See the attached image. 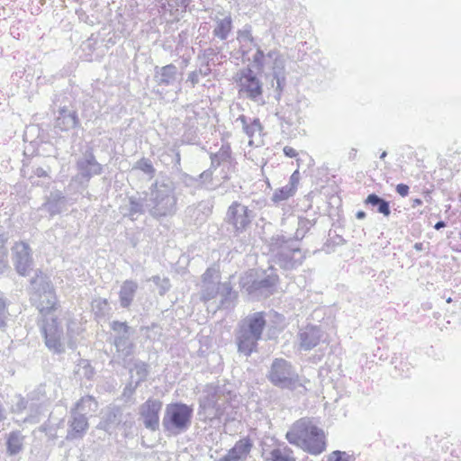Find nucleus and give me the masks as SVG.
<instances>
[{
	"mask_svg": "<svg viewBox=\"0 0 461 461\" xmlns=\"http://www.w3.org/2000/svg\"><path fill=\"white\" fill-rule=\"evenodd\" d=\"M132 169H138L142 171L144 174L148 175L150 178L155 176L156 169L153 167L150 159L146 158H141L139 159L132 167Z\"/></svg>",
	"mask_w": 461,
	"mask_h": 461,
	"instance_id": "37998d69",
	"label": "nucleus"
},
{
	"mask_svg": "<svg viewBox=\"0 0 461 461\" xmlns=\"http://www.w3.org/2000/svg\"><path fill=\"white\" fill-rule=\"evenodd\" d=\"M67 203L68 199L63 192L53 189L50 192V194L46 196L41 209L47 211L50 217H54L66 210Z\"/></svg>",
	"mask_w": 461,
	"mask_h": 461,
	"instance_id": "4be33fe9",
	"label": "nucleus"
},
{
	"mask_svg": "<svg viewBox=\"0 0 461 461\" xmlns=\"http://www.w3.org/2000/svg\"><path fill=\"white\" fill-rule=\"evenodd\" d=\"M221 282L217 283H209L206 285H202L201 292H200V299L201 301L207 303L218 295L220 293Z\"/></svg>",
	"mask_w": 461,
	"mask_h": 461,
	"instance_id": "4c0bfd02",
	"label": "nucleus"
},
{
	"mask_svg": "<svg viewBox=\"0 0 461 461\" xmlns=\"http://www.w3.org/2000/svg\"><path fill=\"white\" fill-rule=\"evenodd\" d=\"M322 335L321 328L315 325H307L300 329L297 334L300 349L304 351L312 349L320 343Z\"/></svg>",
	"mask_w": 461,
	"mask_h": 461,
	"instance_id": "412c9836",
	"label": "nucleus"
},
{
	"mask_svg": "<svg viewBox=\"0 0 461 461\" xmlns=\"http://www.w3.org/2000/svg\"><path fill=\"white\" fill-rule=\"evenodd\" d=\"M14 265L17 273L26 276L32 266V249L25 242L16 243L13 248Z\"/></svg>",
	"mask_w": 461,
	"mask_h": 461,
	"instance_id": "aec40b11",
	"label": "nucleus"
},
{
	"mask_svg": "<svg viewBox=\"0 0 461 461\" xmlns=\"http://www.w3.org/2000/svg\"><path fill=\"white\" fill-rule=\"evenodd\" d=\"M218 295L221 296V300L217 305L218 309H230L233 307L234 301L238 298V294L233 291L230 282L221 283Z\"/></svg>",
	"mask_w": 461,
	"mask_h": 461,
	"instance_id": "c85d7f7f",
	"label": "nucleus"
},
{
	"mask_svg": "<svg viewBox=\"0 0 461 461\" xmlns=\"http://www.w3.org/2000/svg\"><path fill=\"white\" fill-rule=\"evenodd\" d=\"M300 180V173L299 170H295L290 176L289 183L286 185L291 187V189L295 192L297 189V185Z\"/></svg>",
	"mask_w": 461,
	"mask_h": 461,
	"instance_id": "680f3d73",
	"label": "nucleus"
},
{
	"mask_svg": "<svg viewBox=\"0 0 461 461\" xmlns=\"http://www.w3.org/2000/svg\"><path fill=\"white\" fill-rule=\"evenodd\" d=\"M329 461H351V456L346 452L335 450L330 454Z\"/></svg>",
	"mask_w": 461,
	"mask_h": 461,
	"instance_id": "bf43d9fd",
	"label": "nucleus"
},
{
	"mask_svg": "<svg viewBox=\"0 0 461 461\" xmlns=\"http://www.w3.org/2000/svg\"><path fill=\"white\" fill-rule=\"evenodd\" d=\"M78 369L77 373L78 375L87 379L92 380L95 374V368L90 364L89 360L81 358L77 364Z\"/></svg>",
	"mask_w": 461,
	"mask_h": 461,
	"instance_id": "a19ab883",
	"label": "nucleus"
},
{
	"mask_svg": "<svg viewBox=\"0 0 461 461\" xmlns=\"http://www.w3.org/2000/svg\"><path fill=\"white\" fill-rule=\"evenodd\" d=\"M232 28V20L230 16L217 21V25L212 33L215 37L224 41L228 38Z\"/></svg>",
	"mask_w": 461,
	"mask_h": 461,
	"instance_id": "e433bc0d",
	"label": "nucleus"
},
{
	"mask_svg": "<svg viewBox=\"0 0 461 461\" xmlns=\"http://www.w3.org/2000/svg\"><path fill=\"white\" fill-rule=\"evenodd\" d=\"M132 378L133 375H131L130 381L127 383L122 392V396L126 399L131 398L136 392V389L132 386Z\"/></svg>",
	"mask_w": 461,
	"mask_h": 461,
	"instance_id": "052dcab7",
	"label": "nucleus"
},
{
	"mask_svg": "<svg viewBox=\"0 0 461 461\" xmlns=\"http://www.w3.org/2000/svg\"><path fill=\"white\" fill-rule=\"evenodd\" d=\"M208 386L212 391H215L216 396L224 402V405L227 407L229 405V402L234 395L231 384L226 382L221 383L220 381H217L216 383L208 384Z\"/></svg>",
	"mask_w": 461,
	"mask_h": 461,
	"instance_id": "473e14b6",
	"label": "nucleus"
},
{
	"mask_svg": "<svg viewBox=\"0 0 461 461\" xmlns=\"http://www.w3.org/2000/svg\"><path fill=\"white\" fill-rule=\"evenodd\" d=\"M112 330V344L115 348L116 357L126 367L128 358L131 357L136 349V330L130 326L127 321H112L109 323Z\"/></svg>",
	"mask_w": 461,
	"mask_h": 461,
	"instance_id": "1a4fd4ad",
	"label": "nucleus"
},
{
	"mask_svg": "<svg viewBox=\"0 0 461 461\" xmlns=\"http://www.w3.org/2000/svg\"><path fill=\"white\" fill-rule=\"evenodd\" d=\"M199 73L197 70H194L188 74L186 83L190 84L191 87H194L199 83Z\"/></svg>",
	"mask_w": 461,
	"mask_h": 461,
	"instance_id": "0e129e2a",
	"label": "nucleus"
},
{
	"mask_svg": "<svg viewBox=\"0 0 461 461\" xmlns=\"http://www.w3.org/2000/svg\"><path fill=\"white\" fill-rule=\"evenodd\" d=\"M122 411L120 407L113 406L108 408L98 424V429H104L109 434L113 433L122 422Z\"/></svg>",
	"mask_w": 461,
	"mask_h": 461,
	"instance_id": "393cba45",
	"label": "nucleus"
},
{
	"mask_svg": "<svg viewBox=\"0 0 461 461\" xmlns=\"http://www.w3.org/2000/svg\"><path fill=\"white\" fill-rule=\"evenodd\" d=\"M271 75L272 77L285 75V60L284 58L273 62Z\"/></svg>",
	"mask_w": 461,
	"mask_h": 461,
	"instance_id": "4d7b16f0",
	"label": "nucleus"
},
{
	"mask_svg": "<svg viewBox=\"0 0 461 461\" xmlns=\"http://www.w3.org/2000/svg\"><path fill=\"white\" fill-rule=\"evenodd\" d=\"M149 281H152L158 288L159 295H165L171 288L170 280L168 277L161 278L159 276H153Z\"/></svg>",
	"mask_w": 461,
	"mask_h": 461,
	"instance_id": "de8ad7c7",
	"label": "nucleus"
},
{
	"mask_svg": "<svg viewBox=\"0 0 461 461\" xmlns=\"http://www.w3.org/2000/svg\"><path fill=\"white\" fill-rule=\"evenodd\" d=\"M286 86V76L274 77L272 87H275V98L279 101Z\"/></svg>",
	"mask_w": 461,
	"mask_h": 461,
	"instance_id": "8fccbe9b",
	"label": "nucleus"
},
{
	"mask_svg": "<svg viewBox=\"0 0 461 461\" xmlns=\"http://www.w3.org/2000/svg\"><path fill=\"white\" fill-rule=\"evenodd\" d=\"M149 214L155 220L172 217L177 212V196L176 183L167 176H160L155 179L149 188Z\"/></svg>",
	"mask_w": 461,
	"mask_h": 461,
	"instance_id": "f257e3e1",
	"label": "nucleus"
},
{
	"mask_svg": "<svg viewBox=\"0 0 461 461\" xmlns=\"http://www.w3.org/2000/svg\"><path fill=\"white\" fill-rule=\"evenodd\" d=\"M395 190L399 195H401L402 197H405L409 194L410 187L408 185L401 183L396 185Z\"/></svg>",
	"mask_w": 461,
	"mask_h": 461,
	"instance_id": "69168bd1",
	"label": "nucleus"
},
{
	"mask_svg": "<svg viewBox=\"0 0 461 461\" xmlns=\"http://www.w3.org/2000/svg\"><path fill=\"white\" fill-rule=\"evenodd\" d=\"M237 122H240L243 131L250 138L256 134L260 135L262 131L263 128L258 118H250L241 114L238 117Z\"/></svg>",
	"mask_w": 461,
	"mask_h": 461,
	"instance_id": "2f4dec72",
	"label": "nucleus"
},
{
	"mask_svg": "<svg viewBox=\"0 0 461 461\" xmlns=\"http://www.w3.org/2000/svg\"><path fill=\"white\" fill-rule=\"evenodd\" d=\"M286 439L311 455H320L326 449L323 429L316 426L310 418L296 420L286 432Z\"/></svg>",
	"mask_w": 461,
	"mask_h": 461,
	"instance_id": "7ed1b4c3",
	"label": "nucleus"
},
{
	"mask_svg": "<svg viewBox=\"0 0 461 461\" xmlns=\"http://www.w3.org/2000/svg\"><path fill=\"white\" fill-rule=\"evenodd\" d=\"M316 223V219H307L300 217L298 219V228L295 232V236L293 239H298V242L302 240L305 233Z\"/></svg>",
	"mask_w": 461,
	"mask_h": 461,
	"instance_id": "ea45409f",
	"label": "nucleus"
},
{
	"mask_svg": "<svg viewBox=\"0 0 461 461\" xmlns=\"http://www.w3.org/2000/svg\"><path fill=\"white\" fill-rule=\"evenodd\" d=\"M30 400L28 399V396L23 397L22 395L17 396V401L13 406V411L16 413H21L23 411H25L28 407Z\"/></svg>",
	"mask_w": 461,
	"mask_h": 461,
	"instance_id": "13d9d810",
	"label": "nucleus"
},
{
	"mask_svg": "<svg viewBox=\"0 0 461 461\" xmlns=\"http://www.w3.org/2000/svg\"><path fill=\"white\" fill-rule=\"evenodd\" d=\"M130 363L132 364V367L129 369L130 376L132 375V372L135 371L140 381H146L149 375V365L140 359H131L129 357L126 366Z\"/></svg>",
	"mask_w": 461,
	"mask_h": 461,
	"instance_id": "f704fd0d",
	"label": "nucleus"
},
{
	"mask_svg": "<svg viewBox=\"0 0 461 461\" xmlns=\"http://www.w3.org/2000/svg\"><path fill=\"white\" fill-rule=\"evenodd\" d=\"M162 406L161 400L149 397L139 407V414L143 425L150 431H157L159 429V413Z\"/></svg>",
	"mask_w": 461,
	"mask_h": 461,
	"instance_id": "2eb2a0df",
	"label": "nucleus"
},
{
	"mask_svg": "<svg viewBox=\"0 0 461 461\" xmlns=\"http://www.w3.org/2000/svg\"><path fill=\"white\" fill-rule=\"evenodd\" d=\"M267 460L271 461H296L294 451L285 444L278 445L269 452Z\"/></svg>",
	"mask_w": 461,
	"mask_h": 461,
	"instance_id": "72a5a7b5",
	"label": "nucleus"
},
{
	"mask_svg": "<svg viewBox=\"0 0 461 461\" xmlns=\"http://www.w3.org/2000/svg\"><path fill=\"white\" fill-rule=\"evenodd\" d=\"M194 408L182 402H175L166 405L162 418L163 431L167 436H178L186 432L191 425Z\"/></svg>",
	"mask_w": 461,
	"mask_h": 461,
	"instance_id": "6e6552de",
	"label": "nucleus"
},
{
	"mask_svg": "<svg viewBox=\"0 0 461 461\" xmlns=\"http://www.w3.org/2000/svg\"><path fill=\"white\" fill-rule=\"evenodd\" d=\"M72 409H77V411L86 413V416L90 412H95L98 409V402L92 395H86L77 401Z\"/></svg>",
	"mask_w": 461,
	"mask_h": 461,
	"instance_id": "c9c22d12",
	"label": "nucleus"
},
{
	"mask_svg": "<svg viewBox=\"0 0 461 461\" xmlns=\"http://www.w3.org/2000/svg\"><path fill=\"white\" fill-rule=\"evenodd\" d=\"M253 447L252 440L243 438L238 440L235 445L228 450L227 454L217 461H245Z\"/></svg>",
	"mask_w": 461,
	"mask_h": 461,
	"instance_id": "5701e85b",
	"label": "nucleus"
},
{
	"mask_svg": "<svg viewBox=\"0 0 461 461\" xmlns=\"http://www.w3.org/2000/svg\"><path fill=\"white\" fill-rule=\"evenodd\" d=\"M294 194H295V192H294L291 189V187H289L287 185H285V186H282L280 188H277L274 192V194L272 195V201L274 203H279V202H282V201H285L288 198H290L291 196H293Z\"/></svg>",
	"mask_w": 461,
	"mask_h": 461,
	"instance_id": "09e8293b",
	"label": "nucleus"
},
{
	"mask_svg": "<svg viewBox=\"0 0 461 461\" xmlns=\"http://www.w3.org/2000/svg\"><path fill=\"white\" fill-rule=\"evenodd\" d=\"M68 426L66 439L68 441L81 439L89 429L88 418L86 413L77 411V409H71Z\"/></svg>",
	"mask_w": 461,
	"mask_h": 461,
	"instance_id": "6ab92c4d",
	"label": "nucleus"
},
{
	"mask_svg": "<svg viewBox=\"0 0 461 461\" xmlns=\"http://www.w3.org/2000/svg\"><path fill=\"white\" fill-rule=\"evenodd\" d=\"M216 55L217 52L212 48H207L203 51V56L204 59H206L205 62H208V64H210V62L213 59V57Z\"/></svg>",
	"mask_w": 461,
	"mask_h": 461,
	"instance_id": "338daca9",
	"label": "nucleus"
},
{
	"mask_svg": "<svg viewBox=\"0 0 461 461\" xmlns=\"http://www.w3.org/2000/svg\"><path fill=\"white\" fill-rule=\"evenodd\" d=\"M255 213L248 206L238 201L232 202L228 207L224 221L233 228V236L238 237L250 226Z\"/></svg>",
	"mask_w": 461,
	"mask_h": 461,
	"instance_id": "f8f14e48",
	"label": "nucleus"
},
{
	"mask_svg": "<svg viewBox=\"0 0 461 461\" xmlns=\"http://www.w3.org/2000/svg\"><path fill=\"white\" fill-rule=\"evenodd\" d=\"M139 285L136 281L127 279L122 282L119 291L120 306L123 309H129L136 296Z\"/></svg>",
	"mask_w": 461,
	"mask_h": 461,
	"instance_id": "a878e982",
	"label": "nucleus"
},
{
	"mask_svg": "<svg viewBox=\"0 0 461 461\" xmlns=\"http://www.w3.org/2000/svg\"><path fill=\"white\" fill-rule=\"evenodd\" d=\"M279 276L275 273L267 274L265 270L249 269L240 278V286L249 300L260 301L276 293Z\"/></svg>",
	"mask_w": 461,
	"mask_h": 461,
	"instance_id": "39448f33",
	"label": "nucleus"
},
{
	"mask_svg": "<svg viewBox=\"0 0 461 461\" xmlns=\"http://www.w3.org/2000/svg\"><path fill=\"white\" fill-rule=\"evenodd\" d=\"M219 278V270L216 269L215 267H208L205 270V272L202 275V285L220 282Z\"/></svg>",
	"mask_w": 461,
	"mask_h": 461,
	"instance_id": "864d4df0",
	"label": "nucleus"
},
{
	"mask_svg": "<svg viewBox=\"0 0 461 461\" xmlns=\"http://www.w3.org/2000/svg\"><path fill=\"white\" fill-rule=\"evenodd\" d=\"M76 168L77 174L75 179L81 185L87 186L91 178L103 174L104 166L97 161L94 148L87 146L77 158Z\"/></svg>",
	"mask_w": 461,
	"mask_h": 461,
	"instance_id": "9b49d317",
	"label": "nucleus"
},
{
	"mask_svg": "<svg viewBox=\"0 0 461 461\" xmlns=\"http://www.w3.org/2000/svg\"><path fill=\"white\" fill-rule=\"evenodd\" d=\"M41 403L29 402L27 409L29 410L30 413L25 417L24 421L29 423L38 422V416L41 411Z\"/></svg>",
	"mask_w": 461,
	"mask_h": 461,
	"instance_id": "3c124183",
	"label": "nucleus"
},
{
	"mask_svg": "<svg viewBox=\"0 0 461 461\" xmlns=\"http://www.w3.org/2000/svg\"><path fill=\"white\" fill-rule=\"evenodd\" d=\"M267 321L264 312H257L241 320L235 330L234 341L240 356L249 357L258 351Z\"/></svg>",
	"mask_w": 461,
	"mask_h": 461,
	"instance_id": "f03ea898",
	"label": "nucleus"
},
{
	"mask_svg": "<svg viewBox=\"0 0 461 461\" xmlns=\"http://www.w3.org/2000/svg\"><path fill=\"white\" fill-rule=\"evenodd\" d=\"M178 69L174 64H167L163 67L156 66L154 68L153 80L156 86L152 92L163 97L167 92L168 87H174L177 83Z\"/></svg>",
	"mask_w": 461,
	"mask_h": 461,
	"instance_id": "4468645a",
	"label": "nucleus"
},
{
	"mask_svg": "<svg viewBox=\"0 0 461 461\" xmlns=\"http://www.w3.org/2000/svg\"><path fill=\"white\" fill-rule=\"evenodd\" d=\"M196 135L193 132H185L182 137V143L194 144L195 143Z\"/></svg>",
	"mask_w": 461,
	"mask_h": 461,
	"instance_id": "774afa93",
	"label": "nucleus"
},
{
	"mask_svg": "<svg viewBox=\"0 0 461 461\" xmlns=\"http://www.w3.org/2000/svg\"><path fill=\"white\" fill-rule=\"evenodd\" d=\"M267 246L272 254L273 262L286 271L296 269L303 264L305 258L298 239H293L282 233L273 235Z\"/></svg>",
	"mask_w": 461,
	"mask_h": 461,
	"instance_id": "20e7f679",
	"label": "nucleus"
},
{
	"mask_svg": "<svg viewBox=\"0 0 461 461\" xmlns=\"http://www.w3.org/2000/svg\"><path fill=\"white\" fill-rule=\"evenodd\" d=\"M71 99L67 93H58L53 95L52 108L53 113L71 108Z\"/></svg>",
	"mask_w": 461,
	"mask_h": 461,
	"instance_id": "58836bf2",
	"label": "nucleus"
},
{
	"mask_svg": "<svg viewBox=\"0 0 461 461\" xmlns=\"http://www.w3.org/2000/svg\"><path fill=\"white\" fill-rule=\"evenodd\" d=\"M27 395L30 402H34L41 404L45 398L44 386L41 384L36 389L29 393Z\"/></svg>",
	"mask_w": 461,
	"mask_h": 461,
	"instance_id": "5fc2aeb1",
	"label": "nucleus"
},
{
	"mask_svg": "<svg viewBox=\"0 0 461 461\" xmlns=\"http://www.w3.org/2000/svg\"><path fill=\"white\" fill-rule=\"evenodd\" d=\"M54 127L61 131H68L80 126L77 112L73 107L57 112Z\"/></svg>",
	"mask_w": 461,
	"mask_h": 461,
	"instance_id": "b1692460",
	"label": "nucleus"
},
{
	"mask_svg": "<svg viewBox=\"0 0 461 461\" xmlns=\"http://www.w3.org/2000/svg\"><path fill=\"white\" fill-rule=\"evenodd\" d=\"M178 173V180L183 186L193 189L194 191L199 189V183L197 182L195 176H193L185 172H183L182 170L181 172Z\"/></svg>",
	"mask_w": 461,
	"mask_h": 461,
	"instance_id": "49530a36",
	"label": "nucleus"
},
{
	"mask_svg": "<svg viewBox=\"0 0 461 461\" xmlns=\"http://www.w3.org/2000/svg\"><path fill=\"white\" fill-rule=\"evenodd\" d=\"M119 212L123 218H126L131 221H138V219L141 215H144L146 212H149L147 194L144 197H141L139 194L127 196L119 206Z\"/></svg>",
	"mask_w": 461,
	"mask_h": 461,
	"instance_id": "f3484780",
	"label": "nucleus"
},
{
	"mask_svg": "<svg viewBox=\"0 0 461 461\" xmlns=\"http://www.w3.org/2000/svg\"><path fill=\"white\" fill-rule=\"evenodd\" d=\"M267 378L274 386L294 392L298 390L300 393L307 391L304 384L308 381L302 377L295 366L288 360L281 357L275 358L267 373Z\"/></svg>",
	"mask_w": 461,
	"mask_h": 461,
	"instance_id": "423d86ee",
	"label": "nucleus"
},
{
	"mask_svg": "<svg viewBox=\"0 0 461 461\" xmlns=\"http://www.w3.org/2000/svg\"><path fill=\"white\" fill-rule=\"evenodd\" d=\"M24 436L20 430L11 431L6 438V454L10 456L18 455L23 449Z\"/></svg>",
	"mask_w": 461,
	"mask_h": 461,
	"instance_id": "c756f323",
	"label": "nucleus"
},
{
	"mask_svg": "<svg viewBox=\"0 0 461 461\" xmlns=\"http://www.w3.org/2000/svg\"><path fill=\"white\" fill-rule=\"evenodd\" d=\"M204 396L199 401V408L203 411L205 418L210 420H221L226 411V406L215 394L208 384L204 388Z\"/></svg>",
	"mask_w": 461,
	"mask_h": 461,
	"instance_id": "dca6fc26",
	"label": "nucleus"
},
{
	"mask_svg": "<svg viewBox=\"0 0 461 461\" xmlns=\"http://www.w3.org/2000/svg\"><path fill=\"white\" fill-rule=\"evenodd\" d=\"M9 301L3 292L0 291V329L6 327V321L9 316Z\"/></svg>",
	"mask_w": 461,
	"mask_h": 461,
	"instance_id": "a18cd8bd",
	"label": "nucleus"
},
{
	"mask_svg": "<svg viewBox=\"0 0 461 461\" xmlns=\"http://www.w3.org/2000/svg\"><path fill=\"white\" fill-rule=\"evenodd\" d=\"M215 170L211 169V167L203 171L198 176H196L197 182L199 183V189H212V179L213 173Z\"/></svg>",
	"mask_w": 461,
	"mask_h": 461,
	"instance_id": "c03bdc74",
	"label": "nucleus"
},
{
	"mask_svg": "<svg viewBox=\"0 0 461 461\" xmlns=\"http://www.w3.org/2000/svg\"><path fill=\"white\" fill-rule=\"evenodd\" d=\"M212 208L213 203L209 200L188 205L185 210V221L189 225L199 227L207 221L212 212Z\"/></svg>",
	"mask_w": 461,
	"mask_h": 461,
	"instance_id": "a211bd4d",
	"label": "nucleus"
},
{
	"mask_svg": "<svg viewBox=\"0 0 461 461\" xmlns=\"http://www.w3.org/2000/svg\"><path fill=\"white\" fill-rule=\"evenodd\" d=\"M237 39L240 41H249L251 44H253L254 47H257L258 46V43L256 42L255 41V38L252 36V27L251 25L249 24H246L244 25V27L242 28V30H240L238 32V37Z\"/></svg>",
	"mask_w": 461,
	"mask_h": 461,
	"instance_id": "603ef678",
	"label": "nucleus"
},
{
	"mask_svg": "<svg viewBox=\"0 0 461 461\" xmlns=\"http://www.w3.org/2000/svg\"><path fill=\"white\" fill-rule=\"evenodd\" d=\"M161 160L165 164H172V168L176 172H181V154L179 145L175 142L172 146L168 147L161 155Z\"/></svg>",
	"mask_w": 461,
	"mask_h": 461,
	"instance_id": "7c9ffc66",
	"label": "nucleus"
},
{
	"mask_svg": "<svg viewBox=\"0 0 461 461\" xmlns=\"http://www.w3.org/2000/svg\"><path fill=\"white\" fill-rule=\"evenodd\" d=\"M231 148L229 143L221 145L217 152L210 153L211 169L216 170L221 165L230 164L232 160Z\"/></svg>",
	"mask_w": 461,
	"mask_h": 461,
	"instance_id": "cd10ccee",
	"label": "nucleus"
},
{
	"mask_svg": "<svg viewBox=\"0 0 461 461\" xmlns=\"http://www.w3.org/2000/svg\"><path fill=\"white\" fill-rule=\"evenodd\" d=\"M41 332L46 348L55 355L64 354L66 344L64 342V332L60 321L57 317L42 315Z\"/></svg>",
	"mask_w": 461,
	"mask_h": 461,
	"instance_id": "9d476101",
	"label": "nucleus"
},
{
	"mask_svg": "<svg viewBox=\"0 0 461 461\" xmlns=\"http://www.w3.org/2000/svg\"><path fill=\"white\" fill-rule=\"evenodd\" d=\"M256 48L257 51L253 56V63L258 71H262L265 67L266 54L258 45Z\"/></svg>",
	"mask_w": 461,
	"mask_h": 461,
	"instance_id": "6e6d98bb",
	"label": "nucleus"
},
{
	"mask_svg": "<svg viewBox=\"0 0 461 461\" xmlns=\"http://www.w3.org/2000/svg\"><path fill=\"white\" fill-rule=\"evenodd\" d=\"M192 0H167V4L171 8L181 7L184 10L190 5Z\"/></svg>",
	"mask_w": 461,
	"mask_h": 461,
	"instance_id": "e2e57ef3",
	"label": "nucleus"
},
{
	"mask_svg": "<svg viewBox=\"0 0 461 461\" xmlns=\"http://www.w3.org/2000/svg\"><path fill=\"white\" fill-rule=\"evenodd\" d=\"M31 300L36 304L41 315H49L57 309L58 299L54 285L48 274L36 269L30 280Z\"/></svg>",
	"mask_w": 461,
	"mask_h": 461,
	"instance_id": "0eeeda50",
	"label": "nucleus"
},
{
	"mask_svg": "<svg viewBox=\"0 0 461 461\" xmlns=\"http://www.w3.org/2000/svg\"><path fill=\"white\" fill-rule=\"evenodd\" d=\"M92 308L95 314L99 317L105 316L111 310L108 300L101 297L93 300Z\"/></svg>",
	"mask_w": 461,
	"mask_h": 461,
	"instance_id": "79ce46f5",
	"label": "nucleus"
},
{
	"mask_svg": "<svg viewBox=\"0 0 461 461\" xmlns=\"http://www.w3.org/2000/svg\"><path fill=\"white\" fill-rule=\"evenodd\" d=\"M240 96L258 102L263 95V84L256 73L249 67L240 69L235 77Z\"/></svg>",
	"mask_w": 461,
	"mask_h": 461,
	"instance_id": "ddd939ff",
	"label": "nucleus"
},
{
	"mask_svg": "<svg viewBox=\"0 0 461 461\" xmlns=\"http://www.w3.org/2000/svg\"><path fill=\"white\" fill-rule=\"evenodd\" d=\"M364 203L384 217H389L391 214L390 202L375 193L369 194L365 199Z\"/></svg>",
	"mask_w": 461,
	"mask_h": 461,
	"instance_id": "bb28decb",
	"label": "nucleus"
}]
</instances>
